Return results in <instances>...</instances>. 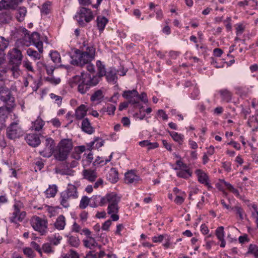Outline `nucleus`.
Here are the masks:
<instances>
[{"label":"nucleus","mask_w":258,"mask_h":258,"mask_svg":"<svg viewBox=\"0 0 258 258\" xmlns=\"http://www.w3.org/2000/svg\"><path fill=\"white\" fill-rule=\"evenodd\" d=\"M97 75L91 76V74L82 73L80 76L73 77L71 81V85L74 87L78 85V91L82 94H85L91 87L96 85L100 81V78L106 74L105 65L100 60L96 61Z\"/></svg>","instance_id":"obj_1"},{"label":"nucleus","mask_w":258,"mask_h":258,"mask_svg":"<svg viewBox=\"0 0 258 258\" xmlns=\"http://www.w3.org/2000/svg\"><path fill=\"white\" fill-rule=\"evenodd\" d=\"M95 53V49L91 45L88 46L83 52L76 49L71 56V63L73 65L82 67L90 62L94 59Z\"/></svg>","instance_id":"obj_2"},{"label":"nucleus","mask_w":258,"mask_h":258,"mask_svg":"<svg viewBox=\"0 0 258 258\" xmlns=\"http://www.w3.org/2000/svg\"><path fill=\"white\" fill-rule=\"evenodd\" d=\"M73 148L72 139H63L60 141L54 153V158L60 161L67 159L68 156Z\"/></svg>","instance_id":"obj_3"},{"label":"nucleus","mask_w":258,"mask_h":258,"mask_svg":"<svg viewBox=\"0 0 258 258\" xmlns=\"http://www.w3.org/2000/svg\"><path fill=\"white\" fill-rule=\"evenodd\" d=\"M120 199V197L114 192L107 194L106 203H108L107 213L110 215L111 218L113 221H116L119 219V216L117 214L119 210L118 204Z\"/></svg>","instance_id":"obj_4"},{"label":"nucleus","mask_w":258,"mask_h":258,"mask_svg":"<svg viewBox=\"0 0 258 258\" xmlns=\"http://www.w3.org/2000/svg\"><path fill=\"white\" fill-rule=\"evenodd\" d=\"M78 198V192L77 187L72 184H68L67 189L60 193L59 202L64 208L70 207L71 200L76 199Z\"/></svg>","instance_id":"obj_5"},{"label":"nucleus","mask_w":258,"mask_h":258,"mask_svg":"<svg viewBox=\"0 0 258 258\" xmlns=\"http://www.w3.org/2000/svg\"><path fill=\"white\" fill-rule=\"evenodd\" d=\"M0 100L6 104V106L2 107L5 108L4 109L5 112H12L16 106L15 98L13 96L11 90L6 87H0Z\"/></svg>","instance_id":"obj_6"},{"label":"nucleus","mask_w":258,"mask_h":258,"mask_svg":"<svg viewBox=\"0 0 258 258\" xmlns=\"http://www.w3.org/2000/svg\"><path fill=\"white\" fill-rule=\"evenodd\" d=\"M24 208V205L20 201H16L13 205L14 211L9 217L11 223H17L22 221L25 218L26 213L21 210Z\"/></svg>","instance_id":"obj_7"},{"label":"nucleus","mask_w":258,"mask_h":258,"mask_svg":"<svg viewBox=\"0 0 258 258\" xmlns=\"http://www.w3.org/2000/svg\"><path fill=\"white\" fill-rule=\"evenodd\" d=\"M80 25L84 26L85 24L90 22L94 18L92 11L87 8L81 7L75 16Z\"/></svg>","instance_id":"obj_8"},{"label":"nucleus","mask_w":258,"mask_h":258,"mask_svg":"<svg viewBox=\"0 0 258 258\" xmlns=\"http://www.w3.org/2000/svg\"><path fill=\"white\" fill-rule=\"evenodd\" d=\"M33 228L41 235H45L47 232V221L38 216H33L30 221Z\"/></svg>","instance_id":"obj_9"},{"label":"nucleus","mask_w":258,"mask_h":258,"mask_svg":"<svg viewBox=\"0 0 258 258\" xmlns=\"http://www.w3.org/2000/svg\"><path fill=\"white\" fill-rule=\"evenodd\" d=\"M23 134V131L20 125L19 121L13 122L7 129V137L10 139H15L19 138Z\"/></svg>","instance_id":"obj_10"},{"label":"nucleus","mask_w":258,"mask_h":258,"mask_svg":"<svg viewBox=\"0 0 258 258\" xmlns=\"http://www.w3.org/2000/svg\"><path fill=\"white\" fill-rule=\"evenodd\" d=\"M27 38L29 39V44L25 43V45L29 46L30 44L32 43L40 52H43V44L41 39L40 34L36 32H34L31 35L28 34V36L25 34L24 39H27Z\"/></svg>","instance_id":"obj_11"},{"label":"nucleus","mask_w":258,"mask_h":258,"mask_svg":"<svg viewBox=\"0 0 258 258\" xmlns=\"http://www.w3.org/2000/svg\"><path fill=\"white\" fill-rule=\"evenodd\" d=\"M55 143L51 138H47L45 142V147L39 151L40 154L44 157H50L54 153Z\"/></svg>","instance_id":"obj_12"},{"label":"nucleus","mask_w":258,"mask_h":258,"mask_svg":"<svg viewBox=\"0 0 258 258\" xmlns=\"http://www.w3.org/2000/svg\"><path fill=\"white\" fill-rule=\"evenodd\" d=\"M9 64H21L23 59L22 52L17 48H13L8 52Z\"/></svg>","instance_id":"obj_13"},{"label":"nucleus","mask_w":258,"mask_h":258,"mask_svg":"<svg viewBox=\"0 0 258 258\" xmlns=\"http://www.w3.org/2000/svg\"><path fill=\"white\" fill-rule=\"evenodd\" d=\"M195 173L197 176L198 181L207 186L208 189L212 188L209 182V178L208 175L202 170L197 169L195 171Z\"/></svg>","instance_id":"obj_14"},{"label":"nucleus","mask_w":258,"mask_h":258,"mask_svg":"<svg viewBox=\"0 0 258 258\" xmlns=\"http://www.w3.org/2000/svg\"><path fill=\"white\" fill-rule=\"evenodd\" d=\"M22 2V0H2L0 2V10L15 9Z\"/></svg>","instance_id":"obj_15"},{"label":"nucleus","mask_w":258,"mask_h":258,"mask_svg":"<svg viewBox=\"0 0 258 258\" xmlns=\"http://www.w3.org/2000/svg\"><path fill=\"white\" fill-rule=\"evenodd\" d=\"M140 180V176L137 175L133 170L129 171L125 174L124 182L127 184H136Z\"/></svg>","instance_id":"obj_16"},{"label":"nucleus","mask_w":258,"mask_h":258,"mask_svg":"<svg viewBox=\"0 0 258 258\" xmlns=\"http://www.w3.org/2000/svg\"><path fill=\"white\" fill-rule=\"evenodd\" d=\"M107 195L105 197L99 195L93 196L90 198V205L92 207L102 206L106 204Z\"/></svg>","instance_id":"obj_17"},{"label":"nucleus","mask_w":258,"mask_h":258,"mask_svg":"<svg viewBox=\"0 0 258 258\" xmlns=\"http://www.w3.org/2000/svg\"><path fill=\"white\" fill-rule=\"evenodd\" d=\"M0 64H1L5 60V51L9 46V41L3 36L0 37Z\"/></svg>","instance_id":"obj_18"},{"label":"nucleus","mask_w":258,"mask_h":258,"mask_svg":"<svg viewBox=\"0 0 258 258\" xmlns=\"http://www.w3.org/2000/svg\"><path fill=\"white\" fill-rule=\"evenodd\" d=\"M118 71L114 68H110L106 72L104 76L106 77L107 81L109 83L115 84L117 80V73Z\"/></svg>","instance_id":"obj_19"},{"label":"nucleus","mask_w":258,"mask_h":258,"mask_svg":"<svg viewBox=\"0 0 258 258\" xmlns=\"http://www.w3.org/2000/svg\"><path fill=\"white\" fill-rule=\"evenodd\" d=\"M26 142L30 146L35 147L40 144V140L37 134H28L25 137Z\"/></svg>","instance_id":"obj_20"},{"label":"nucleus","mask_w":258,"mask_h":258,"mask_svg":"<svg viewBox=\"0 0 258 258\" xmlns=\"http://www.w3.org/2000/svg\"><path fill=\"white\" fill-rule=\"evenodd\" d=\"M81 129L84 132L89 135L92 134L95 131L87 118L83 119L81 124Z\"/></svg>","instance_id":"obj_21"},{"label":"nucleus","mask_w":258,"mask_h":258,"mask_svg":"<svg viewBox=\"0 0 258 258\" xmlns=\"http://www.w3.org/2000/svg\"><path fill=\"white\" fill-rule=\"evenodd\" d=\"M87 111V106L82 104L77 108L75 111V117L78 120L82 119L86 115Z\"/></svg>","instance_id":"obj_22"},{"label":"nucleus","mask_w":258,"mask_h":258,"mask_svg":"<svg viewBox=\"0 0 258 258\" xmlns=\"http://www.w3.org/2000/svg\"><path fill=\"white\" fill-rule=\"evenodd\" d=\"M84 178L89 181H94L97 177V174L95 171L91 169H85L83 170Z\"/></svg>","instance_id":"obj_23"},{"label":"nucleus","mask_w":258,"mask_h":258,"mask_svg":"<svg viewBox=\"0 0 258 258\" xmlns=\"http://www.w3.org/2000/svg\"><path fill=\"white\" fill-rule=\"evenodd\" d=\"M66 224V218L63 215H61L56 218L54 226L57 230H62L64 229Z\"/></svg>","instance_id":"obj_24"},{"label":"nucleus","mask_w":258,"mask_h":258,"mask_svg":"<svg viewBox=\"0 0 258 258\" xmlns=\"http://www.w3.org/2000/svg\"><path fill=\"white\" fill-rule=\"evenodd\" d=\"M107 178L112 183L116 182L118 179V173L117 170L114 168H111Z\"/></svg>","instance_id":"obj_25"},{"label":"nucleus","mask_w":258,"mask_h":258,"mask_svg":"<svg viewBox=\"0 0 258 258\" xmlns=\"http://www.w3.org/2000/svg\"><path fill=\"white\" fill-rule=\"evenodd\" d=\"M97 26L100 31H103L106 25L108 22V20L104 16H98L96 19Z\"/></svg>","instance_id":"obj_26"},{"label":"nucleus","mask_w":258,"mask_h":258,"mask_svg":"<svg viewBox=\"0 0 258 258\" xmlns=\"http://www.w3.org/2000/svg\"><path fill=\"white\" fill-rule=\"evenodd\" d=\"M169 133L175 142L180 145L183 144L184 139L183 135L178 134L174 131L169 132Z\"/></svg>","instance_id":"obj_27"},{"label":"nucleus","mask_w":258,"mask_h":258,"mask_svg":"<svg viewBox=\"0 0 258 258\" xmlns=\"http://www.w3.org/2000/svg\"><path fill=\"white\" fill-rule=\"evenodd\" d=\"M219 93L223 101L229 102L232 99V94L227 89H222L219 91Z\"/></svg>","instance_id":"obj_28"},{"label":"nucleus","mask_w":258,"mask_h":258,"mask_svg":"<svg viewBox=\"0 0 258 258\" xmlns=\"http://www.w3.org/2000/svg\"><path fill=\"white\" fill-rule=\"evenodd\" d=\"M112 155L113 153H111L108 158L106 159L105 160H104L102 157L98 156L93 162V165L94 166H103L111 160Z\"/></svg>","instance_id":"obj_29"},{"label":"nucleus","mask_w":258,"mask_h":258,"mask_svg":"<svg viewBox=\"0 0 258 258\" xmlns=\"http://www.w3.org/2000/svg\"><path fill=\"white\" fill-rule=\"evenodd\" d=\"M12 18V16L10 12H3L0 14V23H9Z\"/></svg>","instance_id":"obj_30"},{"label":"nucleus","mask_w":258,"mask_h":258,"mask_svg":"<svg viewBox=\"0 0 258 258\" xmlns=\"http://www.w3.org/2000/svg\"><path fill=\"white\" fill-rule=\"evenodd\" d=\"M43 52H40L39 50L37 51L32 48H28L27 50V54L34 60H39L42 57Z\"/></svg>","instance_id":"obj_31"},{"label":"nucleus","mask_w":258,"mask_h":258,"mask_svg":"<svg viewBox=\"0 0 258 258\" xmlns=\"http://www.w3.org/2000/svg\"><path fill=\"white\" fill-rule=\"evenodd\" d=\"M44 125V122L42 119L38 117L37 119L32 123V128L36 131H40Z\"/></svg>","instance_id":"obj_32"},{"label":"nucleus","mask_w":258,"mask_h":258,"mask_svg":"<svg viewBox=\"0 0 258 258\" xmlns=\"http://www.w3.org/2000/svg\"><path fill=\"white\" fill-rule=\"evenodd\" d=\"M84 245L88 248L92 249V247L98 245L94 238L89 237V239H84L83 240Z\"/></svg>","instance_id":"obj_33"},{"label":"nucleus","mask_w":258,"mask_h":258,"mask_svg":"<svg viewBox=\"0 0 258 258\" xmlns=\"http://www.w3.org/2000/svg\"><path fill=\"white\" fill-rule=\"evenodd\" d=\"M104 95L101 90L95 91L91 96L90 100L91 101L100 102L103 98Z\"/></svg>","instance_id":"obj_34"},{"label":"nucleus","mask_w":258,"mask_h":258,"mask_svg":"<svg viewBox=\"0 0 258 258\" xmlns=\"http://www.w3.org/2000/svg\"><path fill=\"white\" fill-rule=\"evenodd\" d=\"M57 191V186L55 185H49V187L45 190V194L47 198L54 197Z\"/></svg>","instance_id":"obj_35"},{"label":"nucleus","mask_w":258,"mask_h":258,"mask_svg":"<svg viewBox=\"0 0 258 258\" xmlns=\"http://www.w3.org/2000/svg\"><path fill=\"white\" fill-rule=\"evenodd\" d=\"M10 65L12 66L10 68V71L12 72L13 77L15 78H17L20 76L21 74V71L19 68L21 64H10Z\"/></svg>","instance_id":"obj_36"},{"label":"nucleus","mask_w":258,"mask_h":258,"mask_svg":"<svg viewBox=\"0 0 258 258\" xmlns=\"http://www.w3.org/2000/svg\"><path fill=\"white\" fill-rule=\"evenodd\" d=\"M27 10L25 7H20L17 13V18L19 21L21 22L24 20V18L26 15Z\"/></svg>","instance_id":"obj_37"},{"label":"nucleus","mask_w":258,"mask_h":258,"mask_svg":"<svg viewBox=\"0 0 258 258\" xmlns=\"http://www.w3.org/2000/svg\"><path fill=\"white\" fill-rule=\"evenodd\" d=\"M177 175L179 177L186 179L191 176V172L190 171L189 169L187 168L180 169L177 172Z\"/></svg>","instance_id":"obj_38"},{"label":"nucleus","mask_w":258,"mask_h":258,"mask_svg":"<svg viewBox=\"0 0 258 258\" xmlns=\"http://www.w3.org/2000/svg\"><path fill=\"white\" fill-rule=\"evenodd\" d=\"M247 253L252 254L254 258H258V245L250 244L249 245Z\"/></svg>","instance_id":"obj_39"},{"label":"nucleus","mask_w":258,"mask_h":258,"mask_svg":"<svg viewBox=\"0 0 258 258\" xmlns=\"http://www.w3.org/2000/svg\"><path fill=\"white\" fill-rule=\"evenodd\" d=\"M138 95V91L134 89L133 90H127L124 91L123 93V97L127 99L128 100V101L132 98L133 97H136Z\"/></svg>","instance_id":"obj_40"},{"label":"nucleus","mask_w":258,"mask_h":258,"mask_svg":"<svg viewBox=\"0 0 258 258\" xmlns=\"http://www.w3.org/2000/svg\"><path fill=\"white\" fill-rule=\"evenodd\" d=\"M50 243H45L42 245V251L47 254L53 253L54 252V248L52 247Z\"/></svg>","instance_id":"obj_41"},{"label":"nucleus","mask_w":258,"mask_h":258,"mask_svg":"<svg viewBox=\"0 0 258 258\" xmlns=\"http://www.w3.org/2000/svg\"><path fill=\"white\" fill-rule=\"evenodd\" d=\"M103 143L104 141L102 139L96 138L93 141L91 142L90 144L91 147L93 146L92 149L93 148L98 149L103 145Z\"/></svg>","instance_id":"obj_42"},{"label":"nucleus","mask_w":258,"mask_h":258,"mask_svg":"<svg viewBox=\"0 0 258 258\" xmlns=\"http://www.w3.org/2000/svg\"><path fill=\"white\" fill-rule=\"evenodd\" d=\"M68 242L72 246L75 247H77L80 245V240L77 236H69L68 239Z\"/></svg>","instance_id":"obj_43"},{"label":"nucleus","mask_w":258,"mask_h":258,"mask_svg":"<svg viewBox=\"0 0 258 258\" xmlns=\"http://www.w3.org/2000/svg\"><path fill=\"white\" fill-rule=\"evenodd\" d=\"M23 252L28 258H34L35 256L34 251L30 247H26L23 248Z\"/></svg>","instance_id":"obj_44"},{"label":"nucleus","mask_w":258,"mask_h":258,"mask_svg":"<svg viewBox=\"0 0 258 258\" xmlns=\"http://www.w3.org/2000/svg\"><path fill=\"white\" fill-rule=\"evenodd\" d=\"M52 60L55 63H59L61 61V58L59 53L56 51H52L50 53Z\"/></svg>","instance_id":"obj_45"},{"label":"nucleus","mask_w":258,"mask_h":258,"mask_svg":"<svg viewBox=\"0 0 258 258\" xmlns=\"http://www.w3.org/2000/svg\"><path fill=\"white\" fill-rule=\"evenodd\" d=\"M223 182L227 188L229 189L231 192H232L234 195H235L236 196H239L238 190L235 188L230 183L227 182L224 180L223 181Z\"/></svg>","instance_id":"obj_46"},{"label":"nucleus","mask_w":258,"mask_h":258,"mask_svg":"<svg viewBox=\"0 0 258 258\" xmlns=\"http://www.w3.org/2000/svg\"><path fill=\"white\" fill-rule=\"evenodd\" d=\"M90 199H89L87 197H86V196L83 197L80 201V205H79L80 208H81L82 209H85L88 205L89 203L90 202Z\"/></svg>","instance_id":"obj_47"},{"label":"nucleus","mask_w":258,"mask_h":258,"mask_svg":"<svg viewBox=\"0 0 258 258\" xmlns=\"http://www.w3.org/2000/svg\"><path fill=\"white\" fill-rule=\"evenodd\" d=\"M215 234L218 239H221L222 238H224V227L223 226L218 227L215 231Z\"/></svg>","instance_id":"obj_48"},{"label":"nucleus","mask_w":258,"mask_h":258,"mask_svg":"<svg viewBox=\"0 0 258 258\" xmlns=\"http://www.w3.org/2000/svg\"><path fill=\"white\" fill-rule=\"evenodd\" d=\"M51 4L50 2H46L42 5L41 12L45 15H47L49 13L50 10Z\"/></svg>","instance_id":"obj_49"},{"label":"nucleus","mask_w":258,"mask_h":258,"mask_svg":"<svg viewBox=\"0 0 258 258\" xmlns=\"http://www.w3.org/2000/svg\"><path fill=\"white\" fill-rule=\"evenodd\" d=\"M62 239V238L61 236L58 234L57 235L55 234L54 238H52L50 239V243L51 245L56 246L60 243V241Z\"/></svg>","instance_id":"obj_50"},{"label":"nucleus","mask_w":258,"mask_h":258,"mask_svg":"<svg viewBox=\"0 0 258 258\" xmlns=\"http://www.w3.org/2000/svg\"><path fill=\"white\" fill-rule=\"evenodd\" d=\"M186 194L177 195L174 199V202L177 205H181L184 202Z\"/></svg>","instance_id":"obj_51"},{"label":"nucleus","mask_w":258,"mask_h":258,"mask_svg":"<svg viewBox=\"0 0 258 258\" xmlns=\"http://www.w3.org/2000/svg\"><path fill=\"white\" fill-rule=\"evenodd\" d=\"M236 90V93L241 96H246L248 92V89L244 87H237Z\"/></svg>","instance_id":"obj_52"},{"label":"nucleus","mask_w":258,"mask_h":258,"mask_svg":"<svg viewBox=\"0 0 258 258\" xmlns=\"http://www.w3.org/2000/svg\"><path fill=\"white\" fill-rule=\"evenodd\" d=\"M50 97L52 99L55 100V103L59 106L61 104L62 97L61 96L56 95L54 93H51Z\"/></svg>","instance_id":"obj_53"},{"label":"nucleus","mask_w":258,"mask_h":258,"mask_svg":"<svg viewBox=\"0 0 258 258\" xmlns=\"http://www.w3.org/2000/svg\"><path fill=\"white\" fill-rule=\"evenodd\" d=\"M236 33L237 35H241L244 30V26L242 24H237L235 25Z\"/></svg>","instance_id":"obj_54"},{"label":"nucleus","mask_w":258,"mask_h":258,"mask_svg":"<svg viewBox=\"0 0 258 258\" xmlns=\"http://www.w3.org/2000/svg\"><path fill=\"white\" fill-rule=\"evenodd\" d=\"M46 80L54 85L58 84L60 82V79L59 78H54L52 76L46 78Z\"/></svg>","instance_id":"obj_55"},{"label":"nucleus","mask_w":258,"mask_h":258,"mask_svg":"<svg viewBox=\"0 0 258 258\" xmlns=\"http://www.w3.org/2000/svg\"><path fill=\"white\" fill-rule=\"evenodd\" d=\"M24 67H25L28 71L33 72L34 70L32 66L31 62L29 60H24L23 62Z\"/></svg>","instance_id":"obj_56"},{"label":"nucleus","mask_w":258,"mask_h":258,"mask_svg":"<svg viewBox=\"0 0 258 258\" xmlns=\"http://www.w3.org/2000/svg\"><path fill=\"white\" fill-rule=\"evenodd\" d=\"M31 246L37 250L40 254H42V248L40 247V245L35 241H32L31 242Z\"/></svg>","instance_id":"obj_57"},{"label":"nucleus","mask_w":258,"mask_h":258,"mask_svg":"<svg viewBox=\"0 0 258 258\" xmlns=\"http://www.w3.org/2000/svg\"><path fill=\"white\" fill-rule=\"evenodd\" d=\"M231 19L230 17L227 18L226 20L224 21V23L225 24V27L227 31H230L232 29V26L231 24Z\"/></svg>","instance_id":"obj_58"},{"label":"nucleus","mask_w":258,"mask_h":258,"mask_svg":"<svg viewBox=\"0 0 258 258\" xmlns=\"http://www.w3.org/2000/svg\"><path fill=\"white\" fill-rule=\"evenodd\" d=\"M136 97L139 99V100H140L144 103H147L148 101L147 94L144 92L142 93L140 95L138 93V95Z\"/></svg>","instance_id":"obj_59"},{"label":"nucleus","mask_w":258,"mask_h":258,"mask_svg":"<svg viewBox=\"0 0 258 258\" xmlns=\"http://www.w3.org/2000/svg\"><path fill=\"white\" fill-rule=\"evenodd\" d=\"M115 107L112 104H110L107 108V112L109 115H113L114 113L115 110Z\"/></svg>","instance_id":"obj_60"},{"label":"nucleus","mask_w":258,"mask_h":258,"mask_svg":"<svg viewBox=\"0 0 258 258\" xmlns=\"http://www.w3.org/2000/svg\"><path fill=\"white\" fill-rule=\"evenodd\" d=\"M111 221L110 220L106 221L102 225V229L103 230L107 231L111 225Z\"/></svg>","instance_id":"obj_61"},{"label":"nucleus","mask_w":258,"mask_h":258,"mask_svg":"<svg viewBox=\"0 0 258 258\" xmlns=\"http://www.w3.org/2000/svg\"><path fill=\"white\" fill-rule=\"evenodd\" d=\"M228 145H232L237 150H239L241 149L240 145L239 143L235 141H230L227 143Z\"/></svg>","instance_id":"obj_62"},{"label":"nucleus","mask_w":258,"mask_h":258,"mask_svg":"<svg viewBox=\"0 0 258 258\" xmlns=\"http://www.w3.org/2000/svg\"><path fill=\"white\" fill-rule=\"evenodd\" d=\"M88 213L85 211H82L80 214V217L81 221L85 222L88 218Z\"/></svg>","instance_id":"obj_63"},{"label":"nucleus","mask_w":258,"mask_h":258,"mask_svg":"<svg viewBox=\"0 0 258 258\" xmlns=\"http://www.w3.org/2000/svg\"><path fill=\"white\" fill-rule=\"evenodd\" d=\"M188 144L190 146V148L194 150L197 149L198 147L197 143L191 139L188 140Z\"/></svg>","instance_id":"obj_64"}]
</instances>
